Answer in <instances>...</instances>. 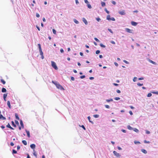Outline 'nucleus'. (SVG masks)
<instances>
[{
  "label": "nucleus",
  "mask_w": 158,
  "mask_h": 158,
  "mask_svg": "<svg viewBox=\"0 0 158 158\" xmlns=\"http://www.w3.org/2000/svg\"><path fill=\"white\" fill-rule=\"evenodd\" d=\"M78 139H76V140H75L74 141L75 142H76V143H77V142H80V140H79L78 141Z\"/></svg>",
  "instance_id": "46"
},
{
  "label": "nucleus",
  "mask_w": 158,
  "mask_h": 158,
  "mask_svg": "<svg viewBox=\"0 0 158 158\" xmlns=\"http://www.w3.org/2000/svg\"><path fill=\"white\" fill-rule=\"evenodd\" d=\"M125 31L127 32L131 33H133V31L128 28L125 29Z\"/></svg>",
  "instance_id": "4"
},
{
  "label": "nucleus",
  "mask_w": 158,
  "mask_h": 158,
  "mask_svg": "<svg viewBox=\"0 0 158 158\" xmlns=\"http://www.w3.org/2000/svg\"><path fill=\"white\" fill-rule=\"evenodd\" d=\"M108 30L110 31L111 33L113 34V31H112V30L111 29H110L109 28H108Z\"/></svg>",
  "instance_id": "39"
},
{
  "label": "nucleus",
  "mask_w": 158,
  "mask_h": 158,
  "mask_svg": "<svg viewBox=\"0 0 158 158\" xmlns=\"http://www.w3.org/2000/svg\"><path fill=\"white\" fill-rule=\"evenodd\" d=\"M30 147L31 149H34L35 148V145L34 144H32L30 145Z\"/></svg>",
  "instance_id": "6"
},
{
  "label": "nucleus",
  "mask_w": 158,
  "mask_h": 158,
  "mask_svg": "<svg viewBox=\"0 0 158 158\" xmlns=\"http://www.w3.org/2000/svg\"><path fill=\"white\" fill-rule=\"evenodd\" d=\"M52 66L56 70L58 69V68L56 65V63L53 61H51Z\"/></svg>",
  "instance_id": "1"
},
{
  "label": "nucleus",
  "mask_w": 158,
  "mask_h": 158,
  "mask_svg": "<svg viewBox=\"0 0 158 158\" xmlns=\"http://www.w3.org/2000/svg\"><path fill=\"white\" fill-rule=\"evenodd\" d=\"M137 85L139 86H141L143 85V84H140V83L139 82L137 83Z\"/></svg>",
  "instance_id": "36"
},
{
  "label": "nucleus",
  "mask_w": 158,
  "mask_h": 158,
  "mask_svg": "<svg viewBox=\"0 0 158 158\" xmlns=\"http://www.w3.org/2000/svg\"><path fill=\"white\" fill-rule=\"evenodd\" d=\"M110 43L111 44H115V42L114 41H112V40L110 41Z\"/></svg>",
  "instance_id": "59"
},
{
  "label": "nucleus",
  "mask_w": 158,
  "mask_h": 158,
  "mask_svg": "<svg viewBox=\"0 0 158 158\" xmlns=\"http://www.w3.org/2000/svg\"><path fill=\"white\" fill-rule=\"evenodd\" d=\"M87 118L89 122L91 123L92 124H94L93 122L90 120V119L91 118L89 116H88Z\"/></svg>",
  "instance_id": "15"
},
{
  "label": "nucleus",
  "mask_w": 158,
  "mask_h": 158,
  "mask_svg": "<svg viewBox=\"0 0 158 158\" xmlns=\"http://www.w3.org/2000/svg\"><path fill=\"white\" fill-rule=\"evenodd\" d=\"M152 93L153 94H158V91H157V92H152Z\"/></svg>",
  "instance_id": "49"
},
{
  "label": "nucleus",
  "mask_w": 158,
  "mask_h": 158,
  "mask_svg": "<svg viewBox=\"0 0 158 158\" xmlns=\"http://www.w3.org/2000/svg\"><path fill=\"white\" fill-rule=\"evenodd\" d=\"M141 151L144 153V154H146L147 153V152L146 150L144 149H141Z\"/></svg>",
  "instance_id": "11"
},
{
  "label": "nucleus",
  "mask_w": 158,
  "mask_h": 158,
  "mask_svg": "<svg viewBox=\"0 0 158 158\" xmlns=\"http://www.w3.org/2000/svg\"><path fill=\"white\" fill-rule=\"evenodd\" d=\"M133 130L137 133H138L139 131V130L135 128H133Z\"/></svg>",
  "instance_id": "13"
},
{
  "label": "nucleus",
  "mask_w": 158,
  "mask_h": 158,
  "mask_svg": "<svg viewBox=\"0 0 158 158\" xmlns=\"http://www.w3.org/2000/svg\"><path fill=\"white\" fill-rule=\"evenodd\" d=\"M110 20L114 21H115V19L114 17H112V18H110Z\"/></svg>",
  "instance_id": "45"
},
{
  "label": "nucleus",
  "mask_w": 158,
  "mask_h": 158,
  "mask_svg": "<svg viewBox=\"0 0 158 158\" xmlns=\"http://www.w3.org/2000/svg\"><path fill=\"white\" fill-rule=\"evenodd\" d=\"M20 125H21V127L23 128V127H24L23 124V121L22 120H21L20 121Z\"/></svg>",
  "instance_id": "21"
},
{
  "label": "nucleus",
  "mask_w": 158,
  "mask_h": 158,
  "mask_svg": "<svg viewBox=\"0 0 158 158\" xmlns=\"http://www.w3.org/2000/svg\"><path fill=\"white\" fill-rule=\"evenodd\" d=\"M123 62H124V63H125L127 64H129V63L127 61L125 60H123Z\"/></svg>",
  "instance_id": "52"
},
{
  "label": "nucleus",
  "mask_w": 158,
  "mask_h": 158,
  "mask_svg": "<svg viewBox=\"0 0 158 158\" xmlns=\"http://www.w3.org/2000/svg\"><path fill=\"white\" fill-rule=\"evenodd\" d=\"M52 31L54 34H56V31L54 29H52Z\"/></svg>",
  "instance_id": "48"
},
{
  "label": "nucleus",
  "mask_w": 158,
  "mask_h": 158,
  "mask_svg": "<svg viewBox=\"0 0 158 158\" xmlns=\"http://www.w3.org/2000/svg\"><path fill=\"white\" fill-rule=\"evenodd\" d=\"M94 39L97 42H100L99 40L97 38L95 37V38H94Z\"/></svg>",
  "instance_id": "33"
},
{
  "label": "nucleus",
  "mask_w": 158,
  "mask_h": 158,
  "mask_svg": "<svg viewBox=\"0 0 158 158\" xmlns=\"http://www.w3.org/2000/svg\"><path fill=\"white\" fill-rule=\"evenodd\" d=\"M114 99L116 100H120V98L119 97H115L114 98Z\"/></svg>",
  "instance_id": "42"
},
{
  "label": "nucleus",
  "mask_w": 158,
  "mask_h": 158,
  "mask_svg": "<svg viewBox=\"0 0 158 158\" xmlns=\"http://www.w3.org/2000/svg\"><path fill=\"white\" fill-rule=\"evenodd\" d=\"M87 6L88 7V8L90 9H91L92 8V6L89 3L87 4Z\"/></svg>",
  "instance_id": "26"
},
{
  "label": "nucleus",
  "mask_w": 158,
  "mask_h": 158,
  "mask_svg": "<svg viewBox=\"0 0 158 158\" xmlns=\"http://www.w3.org/2000/svg\"><path fill=\"white\" fill-rule=\"evenodd\" d=\"M105 107L106 108L109 109L110 108V106L108 105H105Z\"/></svg>",
  "instance_id": "38"
},
{
  "label": "nucleus",
  "mask_w": 158,
  "mask_h": 158,
  "mask_svg": "<svg viewBox=\"0 0 158 158\" xmlns=\"http://www.w3.org/2000/svg\"><path fill=\"white\" fill-rule=\"evenodd\" d=\"M40 52V55H43V53L42 51V50H40L39 51Z\"/></svg>",
  "instance_id": "35"
},
{
  "label": "nucleus",
  "mask_w": 158,
  "mask_h": 158,
  "mask_svg": "<svg viewBox=\"0 0 158 158\" xmlns=\"http://www.w3.org/2000/svg\"><path fill=\"white\" fill-rule=\"evenodd\" d=\"M100 46L102 47L105 48L106 47V46L104 45H103L102 44H100Z\"/></svg>",
  "instance_id": "32"
},
{
  "label": "nucleus",
  "mask_w": 158,
  "mask_h": 158,
  "mask_svg": "<svg viewBox=\"0 0 158 158\" xmlns=\"http://www.w3.org/2000/svg\"><path fill=\"white\" fill-rule=\"evenodd\" d=\"M137 78L136 77H134L133 79V81L134 82H135L137 81Z\"/></svg>",
  "instance_id": "37"
},
{
  "label": "nucleus",
  "mask_w": 158,
  "mask_h": 158,
  "mask_svg": "<svg viewBox=\"0 0 158 158\" xmlns=\"http://www.w3.org/2000/svg\"><path fill=\"white\" fill-rule=\"evenodd\" d=\"M73 21L76 24H78L79 23V22L75 19H73Z\"/></svg>",
  "instance_id": "22"
},
{
  "label": "nucleus",
  "mask_w": 158,
  "mask_h": 158,
  "mask_svg": "<svg viewBox=\"0 0 158 158\" xmlns=\"http://www.w3.org/2000/svg\"><path fill=\"white\" fill-rule=\"evenodd\" d=\"M75 2L76 4H78L79 3V2L78 0H75Z\"/></svg>",
  "instance_id": "60"
},
{
  "label": "nucleus",
  "mask_w": 158,
  "mask_h": 158,
  "mask_svg": "<svg viewBox=\"0 0 158 158\" xmlns=\"http://www.w3.org/2000/svg\"><path fill=\"white\" fill-rule=\"evenodd\" d=\"M60 52L61 53H63L64 52V50L62 48H61L60 49Z\"/></svg>",
  "instance_id": "56"
},
{
  "label": "nucleus",
  "mask_w": 158,
  "mask_h": 158,
  "mask_svg": "<svg viewBox=\"0 0 158 158\" xmlns=\"http://www.w3.org/2000/svg\"><path fill=\"white\" fill-rule=\"evenodd\" d=\"M131 24L133 26H136L137 24V23L135 22L134 21H132L131 22Z\"/></svg>",
  "instance_id": "9"
},
{
  "label": "nucleus",
  "mask_w": 158,
  "mask_h": 158,
  "mask_svg": "<svg viewBox=\"0 0 158 158\" xmlns=\"http://www.w3.org/2000/svg\"><path fill=\"white\" fill-rule=\"evenodd\" d=\"M117 148L118 149V150H122V148L120 147L119 146H118Z\"/></svg>",
  "instance_id": "57"
},
{
  "label": "nucleus",
  "mask_w": 158,
  "mask_h": 158,
  "mask_svg": "<svg viewBox=\"0 0 158 158\" xmlns=\"http://www.w3.org/2000/svg\"><path fill=\"white\" fill-rule=\"evenodd\" d=\"M85 77V75L81 76L80 77V78L81 79H83Z\"/></svg>",
  "instance_id": "50"
},
{
  "label": "nucleus",
  "mask_w": 158,
  "mask_h": 158,
  "mask_svg": "<svg viewBox=\"0 0 158 158\" xmlns=\"http://www.w3.org/2000/svg\"><path fill=\"white\" fill-rule=\"evenodd\" d=\"M119 14L122 15H125V13L124 10H123L122 11H120L118 12Z\"/></svg>",
  "instance_id": "5"
},
{
  "label": "nucleus",
  "mask_w": 158,
  "mask_h": 158,
  "mask_svg": "<svg viewBox=\"0 0 158 158\" xmlns=\"http://www.w3.org/2000/svg\"><path fill=\"white\" fill-rule=\"evenodd\" d=\"M84 2H85V3L87 4H88L89 3V2L87 0H84Z\"/></svg>",
  "instance_id": "58"
},
{
  "label": "nucleus",
  "mask_w": 158,
  "mask_h": 158,
  "mask_svg": "<svg viewBox=\"0 0 158 158\" xmlns=\"http://www.w3.org/2000/svg\"><path fill=\"white\" fill-rule=\"evenodd\" d=\"M144 142L145 143H149L150 142L149 141H147L146 140H144Z\"/></svg>",
  "instance_id": "40"
},
{
  "label": "nucleus",
  "mask_w": 158,
  "mask_h": 158,
  "mask_svg": "<svg viewBox=\"0 0 158 158\" xmlns=\"http://www.w3.org/2000/svg\"><path fill=\"white\" fill-rule=\"evenodd\" d=\"M129 113L131 115H133V113L131 111H130L129 112Z\"/></svg>",
  "instance_id": "62"
},
{
  "label": "nucleus",
  "mask_w": 158,
  "mask_h": 158,
  "mask_svg": "<svg viewBox=\"0 0 158 158\" xmlns=\"http://www.w3.org/2000/svg\"><path fill=\"white\" fill-rule=\"evenodd\" d=\"M11 123H12V125L13 126H14L15 127H16V125L15 124V123H14V122L13 121H12Z\"/></svg>",
  "instance_id": "34"
},
{
  "label": "nucleus",
  "mask_w": 158,
  "mask_h": 158,
  "mask_svg": "<svg viewBox=\"0 0 158 158\" xmlns=\"http://www.w3.org/2000/svg\"><path fill=\"white\" fill-rule=\"evenodd\" d=\"M105 10L107 14L109 13V11H108L106 8L105 9Z\"/></svg>",
  "instance_id": "51"
},
{
  "label": "nucleus",
  "mask_w": 158,
  "mask_h": 158,
  "mask_svg": "<svg viewBox=\"0 0 158 158\" xmlns=\"http://www.w3.org/2000/svg\"><path fill=\"white\" fill-rule=\"evenodd\" d=\"M127 128L128 129L130 130H132L133 129V128L131 127L130 125H128L127 126Z\"/></svg>",
  "instance_id": "10"
},
{
  "label": "nucleus",
  "mask_w": 158,
  "mask_h": 158,
  "mask_svg": "<svg viewBox=\"0 0 158 158\" xmlns=\"http://www.w3.org/2000/svg\"><path fill=\"white\" fill-rule=\"evenodd\" d=\"M6 127L9 128H10V127H11V126H10L9 123H8V124L6 125Z\"/></svg>",
  "instance_id": "53"
},
{
  "label": "nucleus",
  "mask_w": 158,
  "mask_h": 158,
  "mask_svg": "<svg viewBox=\"0 0 158 158\" xmlns=\"http://www.w3.org/2000/svg\"><path fill=\"white\" fill-rule=\"evenodd\" d=\"M134 142L135 144H139L140 143L139 142L136 141H135Z\"/></svg>",
  "instance_id": "30"
},
{
  "label": "nucleus",
  "mask_w": 158,
  "mask_h": 158,
  "mask_svg": "<svg viewBox=\"0 0 158 158\" xmlns=\"http://www.w3.org/2000/svg\"><path fill=\"white\" fill-rule=\"evenodd\" d=\"M100 52L99 50H98L96 51V54H98Z\"/></svg>",
  "instance_id": "54"
},
{
  "label": "nucleus",
  "mask_w": 158,
  "mask_h": 158,
  "mask_svg": "<svg viewBox=\"0 0 158 158\" xmlns=\"http://www.w3.org/2000/svg\"><path fill=\"white\" fill-rule=\"evenodd\" d=\"M38 45V46L39 51L42 50L40 44H39Z\"/></svg>",
  "instance_id": "28"
},
{
  "label": "nucleus",
  "mask_w": 158,
  "mask_h": 158,
  "mask_svg": "<svg viewBox=\"0 0 158 158\" xmlns=\"http://www.w3.org/2000/svg\"><path fill=\"white\" fill-rule=\"evenodd\" d=\"M152 96V94L151 93H148L147 95L148 97H150Z\"/></svg>",
  "instance_id": "41"
},
{
  "label": "nucleus",
  "mask_w": 158,
  "mask_h": 158,
  "mask_svg": "<svg viewBox=\"0 0 158 158\" xmlns=\"http://www.w3.org/2000/svg\"><path fill=\"white\" fill-rule=\"evenodd\" d=\"M6 89L4 88H3L2 89V91L3 93H4L6 92Z\"/></svg>",
  "instance_id": "19"
},
{
  "label": "nucleus",
  "mask_w": 158,
  "mask_h": 158,
  "mask_svg": "<svg viewBox=\"0 0 158 158\" xmlns=\"http://www.w3.org/2000/svg\"><path fill=\"white\" fill-rule=\"evenodd\" d=\"M7 105L10 108H11L10 104V102L9 101H8L7 102Z\"/></svg>",
  "instance_id": "14"
},
{
  "label": "nucleus",
  "mask_w": 158,
  "mask_h": 158,
  "mask_svg": "<svg viewBox=\"0 0 158 158\" xmlns=\"http://www.w3.org/2000/svg\"><path fill=\"white\" fill-rule=\"evenodd\" d=\"M121 131H122L123 132H124V133H126V130H124V129H122V130H121Z\"/></svg>",
  "instance_id": "63"
},
{
  "label": "nucleus",
  "mask_w": 158,
  "mask_h": 158,
  "mask_svg": "<svg viewBox=\"0 0 158 158\" xmlns=\"http://www.w3.org/2000/svg\"><path fill=\"white\" fill-rule=\"evenodd\" d=\"M150 132L148 131V130H146V133L147 134H149L150 133Z\"/></svg>",
  "instance_id": "55"
},
{
  "label": "nucleus",
  "mask_w": 158,
  "mask_h": 158,
  "mask_svg": "<svg viewBox=\"0 0 158 158\" xmlns=\"http://www.w3.org/2000/svg\"><path fill=\"white\" fill-rule=\"evenodd\" d=\"M96 20L98 21L99 22L101 20V19L99 18H96Z\"/></svg>",
  "instance_id": "47"
},
{
  "label": "nucleus",
  "mask_w": 158,
  "mask_h": 158,
  "mask_svg": "<svg viewBox=\"0 0 158 158\" xmlns=\"http://www.w3.org/2000/svg\"><path fill=\"white\" fill-rule=\"evenodd\" d=\"M15 118L16 119L19 120V118L18 116V114L17 113H15Z\"/></svg>",
  "instance_id": "17"
},
{
  "label": "nucleus",
  "mask_w": 158,
  "mask_h": 158,
  "mask_svg": "<svg viewBox=\"0 0 158 158\" xmlns=\"http://www.w3.org/2000/svg\"><path fill=\"white\" fill-rule=\"evenodd\" d=\"M7 96V94H3V98H6Z\"/></svg>",
  "instance_id": "43"
},
{
  "label": "nucleus",
  "mask_w": 158,
  "mask_h": 158,
  "mask_svg": "<svg viewBox=\"0 0 158 158\" xmlns=\"http://www.w3.org/2000/svg\"><path fill=\"white\" fill-rule=\"evenodd\" d=\"M52 82L55 84L56 86L57 85V84H58V83L56 81H52Z\"/></svg>",
  "instance_id": "29"
},
{
  "label": "nucleus",
  "mask_w": 158,
  "mask_h": 158,
  "mask_svg": "<svg viewBox=\"0 0 158 158\" xmlns=\"http://www.w3.org/2000/svg\"><path fill=\"white\" fill-rule=\"evenodd\" d=\"M17 153V152L16 150L15 149H13L12 151V153L13 154H16Z\"/></svg>",
  "instance_id": "16"
},
{
  "label": "nucleus",
  "mask_w": 158,
  "mask_h": 158,
  "mask_svg": "<svg viewBox=\"0 0 158 158\" xmlns=\"http://www.w3.org/2000/svg\"><path fill=\"white\" fill-rule=\"evenodd\" d=\"M56 87L57 88L61 90H64V89L63 88V87L60 85L59 83H58V84H57V85L56 86Z\"/></svg>",
  "instance_id": "3"
},
{
  "label": "nucleus",
  "mask_w": 158,
  "mask_h": 158,
  "mask_svg": "<svg viewBox=\"0 0 158 158\" xmlns=\"http://www.w3.org/2000/svg\"><path fill=\"white\" fill-rule=\"evenodd\" d=\"M82 21L85 25H87L88 24V22L87 20L85 18H83Z\"/></svg>",
  "instance_id": "7"
},
{
  "label": "nucleus",
  "mask_w": 158,
  "mask_h": 158,
  "mask_svg": "<svg viewBox=\"0 0 158 158\" xmlns=\"http://www.w3.org/2000/svg\"><path fill=\"white\" fill-rule=\"evenodd\" d=\"M113 153L114 155L117 157H119L121 156V155L115 151H113Z\"/></svg>",
  "instance_id": "2"
},
{
  "label": "nucleus",
  "mask_w": 158,
  "mask_h": 158,
  "mask_svg": "<svg viewBox=\"0 0 158 158\" xmlns=\"http://www.w3.org/2000/svg\"><path fill=\"white\" fill-rule=\"evenodd\" d=\"M93 117L95 118H98L99 117L98 114H94L93 115Z\"/></svg>",
  "instance_id": "27"
},
{
  "label": "nucleus",
  "mask_w": 158,
  "mask_h": 158,
  "mask_svg": "<svg viewBox=\"0 0 158 158\" xmlns=\"http://www.w3.org/2000/svg\"><path fill=\"white\" fill-rule=\"evenodd\" d=\"M110 15H107V17H106L107 19L108 20H110Z\"/></svg>",
  "instance_id": "23"
},
{
  "label": "nucleus",
  "mask_w": 158,
  "mask_h": 158,
  "mask_svg": "<svg viewBox=\"0 0 158 158\" xmlns=\"http://www.w3.org/2000/svg\"><path fill=\"white\" fill-rule=\"evenodd\" d=\"M22 143L24 145H26L27 144V143L26 141L25 140H23Z\"/></svg>",
  "instance_id": "25"
},
{
  "label": "nucleus",
  "mask_w": 158,
  "mask_h": 158,
  "mask_svg": "<svg viewBox=\"0 0 158 158\" xmlns=\"http://www.w3.org/2000/svg\"><path fill=\"white\" fill-rule=\"evenodd\" d=\"M1 81L3 84H5L6 83L5 81L2 79H1Z\"/></svg>",
  "instance_id": "31"
},
{
  "label": "nucleus",
  "mask_w": 158,
  "mask_h": 158,
  "mask_svg": "<svg viewBox=\"0 0 158 158\" xmlns=\"http://www.w3.org/2000/svg\"><path fill=\"white\" fill-rule=\"evenodd\" d=\"M106 101L108 102H112L113 101V99H112V98H110V99H106Z\"/></svg>",
  "instance_id": "20"
},
{
  "label": "nucleus",
  "mask_w": 158,
  "mask_h": 158,
  "mask_svg": "<svg viewBox=\"0 0 158 158\" xmlns=\"http://www.w3.org/2000/svg\"><path fill=\"white\" fill-rule=\"evenodd\" d=\"M112 3L114 5H115L116 4L115 2L114 1H112Z\"/></svg>",
  "instance_id": "64"
},
{
  "label": "nucleus",
  "mask_w": 158,
  "mask_h": 158,
  "mask_svg": "<svg viewBox=\"0 0 158 158\" xmlns=\"http://www.w3.org/2000/svg\"><path fill=\"white\" fill-rule=\"evenodd\" d=\"M71 80L72 81H74L75 80L74 78L73 77H71Z\"/></svg>",
  "instance_id": "61"
},
{
  "label": "nucleus",
  "mask_w": 158,
  "mask_h": 158,
  "mask_svg": "<svg viewBox=\"0 0 158 158\" xmlns=\"http://www.w3.org/2000/svg\"><path fill=\"white\" fill-rule=\"evenodd\" d=\"M36 16L37 18H39L40 16L39 14L38 13H36Z\"/></svg>",
  "instance_id": "44"
},
{
  "label": "nucleus",
  "mask_w": 158,
  "mask_h": 158,
  "mask_svg": "<svg viewBox=\"0 0 158 158\" xmlns=\"http://www.w3.org/2000/svg\"><path fill=\"white\" fill-rule=\"evenodd\" d=\"M26 131L27 134V137L29 138L30 137V132L29 131L26 130Z\"/></svg>",
  "instance_id": "18"
},
{
  "label": "nucleus",
  "mask_w": 158,
  "mask_h": 158,
  "mask_svg": "<svg viewBox=\"0 0 158 158\" xmlns=\"http://www.w3.org/2000/svg\"><path fill=\"white\" fill-rule=\"evenodd\" d=\"M148 60L149 62H150L156 65V63L155 62L153 61L152 60L149 59Z\"/></svg>",
  "instance_id": "8"
},
{
  "label": "nucleus",
  "mask_w": 158,
  "mask_h": 158,
  "mask_svg": "<svg viewBox=\"0 0 158 158\" xmlns=\"http://www.w3.org/2000/svg\"><path fill=\"white\" fill-rule=\"evenodd\" d=\"M0 119L5 120L6 118L5 117H3L2 114H0Z\"/></svg>",
  "instance_id": "12"
},
{
  "label": "nucleus",
  "mask_w": 158,
  "mask_h": 158,
  "mask_svg": "<svg viewBox=\"0 0 158 158\" xmlns=\"http://www.w3.org/2000/svg\"><path fill=\"white\" fill-rule=\"evenodd\" d=\"M101 4L102 7H104L106 6L105 3L104 2H101Z\"/></svg>",
  "instance_id": "24"
}]
</instances>
